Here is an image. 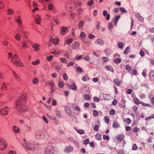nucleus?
I'll return each instance as SVG.
<instances>
[{
	"label": "nucleus",
	"mask_w": 154,
	"mask_h": 154,
	"mask_svg": "<svg viewBox=\"0 0 154 154\" xmlns=\"http://www.w3.org/2000/svg\"><path fill=\"white\" fill-rule=\"evenodd\" d=\"M104 120L106 123L108 124L109 123V119L108 117L106 116L104 117Z\"/></svg>",
	"instance_id": "nucleus-41"
},
{
	"label": "nucleus",
	"mask_w": 154,
	"mask_h": 154,
	"mask_svg": "<svg viewBox=\"0 0 154 154\" xmlns=\"http://www.w3.org/2000/svg\"><path fill=\"white\" fill-rule=\"evenodd\" d=\"M124 121V122L125 121L127 124H129L131 123V120L129 118H126Z\"/></svg>",
	"instance_id": "nucleus-39"
},
{
	"label": "nucleus",
	"mask_w": 154,
	"mask_h": 154,
	"mask_svg": "<svg viewBox=\"0 0 154 154\" xmlns=\"http://www.w3.org/2000/svg\"><path fill=\"white\" fill-rule=\"evenodd\" d=\"M14 13V11L11 8H8L7 11V14L9 15H12Z\"/></svg>",
	"instance_id": "nucleus-23"
},
{
	"label": "nucleus",
	"mask_w": 154,
	"mask_h": 154,
	"mask_svg": "<svg viewBox=\"0 0 154 154\" xmlns=\"http://www.w3.org/2000/svg\"><path fill=\"white\" fill-rule=\"evenodd\" d=\"M130 51V48L129 47H127L124 52L125 54H126L129 53Z\"/></svg>",
	"instance_id": "nucleus-34"
},
{
	"label": "nucleus",
	"mask_w": 154,
	"mask_h": 154,
	"mask_svg": "<svg viewBox=\"0 0 154 154\" xmlns=\"http://www.w3.org/2000/svg\"><path fill=\"white\" fill-rule=\"evenodd\" d=\"M120 10L123 13H126L127 12V11L123 7L120 8Z\"/></svg>",
	"instance_id": "nucleus-64"
},
{
	"label": "nucleus",
	"mask_w": 154,
	"mask_h": 154,
	"mask_svg": "<svg viewBox=\"0 0 154 154\" xmlns=\"http://www.w3.org/2000/svg\"><path fill=\"white\" fill-rule=\"evenodd\" d=\"M60 61L63 63H68L67 61V60H66L65 58H61L60 59Z\"/></svg>",
	"instance_id": "nucleus-42"
},
{
	"label": "nucleus",
	"mask_w": 154,
	"mask_h": 154,
	"mask_svg": "<svg viewBox=\"0 0 154 154\" xmlns=\"http://www.w3.org/2000/svg\"><path fill=\"white\" fill-rule=\"evenodd\" d=\"M7 88V84L5 83H3V85L1 87V89L5 90Z\"/></svg>",
	"instance_id": "nucleus-43"
},
{
	"label": "nucleus",
	"mask_w": 154,
	"mask_h": 154,
	"mask_svg": "<svg viewBox=\"0 0 154 154\" xmlns=\"http://www.w3.org/2000/svg\"><path fill=\"white\" fill-rule=\"evenodd\" d=\"M12 72L13 74V75L15 79L17 81L19 82V80L20 79V77L17 75V73H16L14 71H12Z\"/></svg>",
	"instance_id": "nucleus-22"
},
{
	"label": "nucleus",
	"mask_w": 154,
	"mask_h": 154,
	"mask_svg": "<svg viewBox=\"0 0 154 154\" xmlns=\"http://www.w3.org/2000/svg\"><path fill=\"white\" fill-rule=\"evenodd\" d=\"M89 142V139L88 138L86 139L83 141V143L85 145H87L88 144Z\"/></svg>",
	"instance_id": "nucleus-54"
},
{
	"label": "nucleus",
	"mask_w": 154,
	"mask_h": 154,
	"mask_svg": "<svg viewBox=\"0 0 154 154\" xmlns=\"http://www.w3.org/2000/svg\"><path fill=\"white\" fill-rule=\"evenodd\" d=\"M21 36V35L20 34L17 33L15 36V38L16 40L18 41H19L20 40V38Z\"/></svg>",
	"instance_id": "nucleus-31"
},
{
	"label": "nucleus",
	"mask_w": 154,
	"mask_h": 154,
	"mask_svg": "<svg viewBox=\"0 0 154 154\" xmlns=\"http://www.w3.org/2000/svg\"><path fill=\"white\" fill-rule=\"evenodd\" d=\"M35 136L38 139H43L45 138L44 133L42 131L37 132L35 133Z\"/></svg>",
	"instance_id": "nucleus-6"
},
{
	"label": "nucleus",
	"mask_w": 154,
	"mask_h": 154,
	"mask_svg": "<svg viewBox=\"0 0 154 154\" xmlns=\"http://www.w3.org/2000/svg\"><path fill=\"white\" fill-rule=\"evenodd\" d=\"M95 138L98 140H100L102 139L101 135L99 134H97L95 135Z\"/></svg>",
	"instance_id": "nucleus-32"
},
{
	"label": "nucleus",
	"mask_w": 154,
	"mask_h": 154,
	"mask_svg": "<svg viewBox=\"0 0 154 154\" xmlns=\"http://www.w3.org/2000/svg\"><path fill=\"white\" fill-rule=\"evenodd\" d=\"M150 79L152 81H154V71H151L149 74Z\"/></svg>",
	"instance_id": "nucleus-15"
},
{
	"label": "nucleus",
	"mask_w": 154,
	"mask_h": 154,
	"mask_svg": "<svg viewBox=\"0 0 154 154\" xmlns=\"http://www.w3.org/2000/svg\"><path fill=\"white\" fill-rule=\"evenodd\" d=\"M23 140V147L26 149L29 150H33L36 148V145L35 144L27 142L25 139H24Z\"/></svg>",
	"instance_id": "nucleus-3"
},
{
	"label": "nucleus",
	"mask_w": 154,
	"mask_h": 154,
	"mask_svg": "<svg viewBox=\"0 0 154 154\" xmlns=\"http://www.w3.org/2000/svg\"><path fill=\"white\" fill-rule=\"evenodd\" d=\"M73 148L72 146H66L64 151L66 153L69 152L73 150Z\"/></svg>",
	"instance_id": "nucleus-11"
},
{
	"label": "nucleus",
	"mask_w": 154,
	"mask_h": 154,
	"mask_svg": "<svg viewBox=\"0 0 154 154\" xmlns=\"http://www.w3.org/2000/svg\"><path fill=\"white\" fill-rule=\"evenodd\" d=\"M118 47L119 48H122L124 46V45L122 42H119L118 45Z\"/></svg>",
	"instance_id": "nucleus-49"
},
{
	"label": "nucleus",
	"mask_w": 154,
	"mask_h": 154,
	"mask_svg": "<svg viewBox=\"0 0 154 154\" xmlns=\"http://www.w3.org/2000/svg\"><path fill=\"white\" fill-rule=\"evenodd\" d=\"M120 125L117 122H113L112 126L114 128H117L119 127Z\"/></svg>",
	"instance_id": "nucleus-28"
},
{
	"label": "nucleus",
	"mask_w": 154,
	"mask_h": 154,
	"mask_svg": "<svg viewBox=\"0 0 154 154\" xmlns=\"http://www.w3.org/2000/svg\"><path fill=\"white\" fill-rule=\"evenodd\" d=\"M85 98L86 100H88L90 98V97L89 95L88 94H86L85 95Z\"/></svg>",
	"instance_id": "nucleus-53"
},
{
	"label": "nucleus",
	"mask_w": 154,
	"mask_h": 154,
	"mask_svg": "<svg viewBox=\"0 0 154 154\" xmlns=\"http://www.w3.org/2000/svg\"><path fill=\"white\" fill-rule=\"evenodd\" d=\"M75 130L77 131V132L79 134H84V131L83 130L80 129L79 130H78L77 129H76Z\"/></svg>",
	"instance_id": "nucleus-45"
},
{
	"label": "nucleus",
	"mask_w": 154,
	"mask_h": 154,
	"mask_svg": "<svg viewBox=\"0 0 154 154\" xmlns=\"http://www.w3.org/2000/svg\"><path fill=\"white\" fill-rule=\"evenodd\" d=\"M56 114L57 117L59 118H60L62 117V115L59 111H56Z\"/></svg>",
	"instance_id": "nucleus-35"
},
{
	"label": "nucleus",
	"mask_w": 154,
	"mask_h": 154,
	"mask_svg": "<svg viewBox=\"0 0 154 154\" xmlns=\"http://www.w3.org/2000/svg\"><path fill=\"white\" fill-rule=\"evenodd\" d=\"M57 101L56 100L54 99L52 102L51 104L52 106H56L57 105Z\"/></svg>",
	"instance_id": "nucleus-61"
},
{
	"label": "nucleus",
	"mask_w": 154,
	"mask_h": 154,
	"mask_svg": "<svg viewBox=\"0 0 154 154\" xmlns=\"http://www.w3.org/2000/svg\"><path fill=\"white\" fill-rule=\"evenodd\" d=\"M140 104L144 106L151 107V105L149 103H145L142 102H140Z\"/></svg>",
	"instance_id": "nucleus-40"
},
{
	"label": "nucleus",
	"mask_w": 154,
	"mask_h": 154,
	"mask_svg": "<svg viewBox=\"0 0 154 154\" xmlns=\"http://www.w3.org/2000/svg\"><path fill=\"white\" fill-rule=\"evenodd\" d=\"M13 128L14 131L16 133H19L20 132V129L19 128L16 126H13Z\"/></svg>",
	"instance_id": "nucleus-21"
},
{
	"label": "nucleus",
	"mask_w": 154,
	"mask_h": 154,
	"mask_svg": "<svg viewBox=\"0 0 154 154\" xmlns=\"http://www.w3.org/2000/svg\"><path fill=\"white\" fill-rule=\"evenodd\" d=\"M103 16L104 17H106V16H107L106 17V19L107 20H109L110 15L109 14H107V12L106 11H103Z\"/></svg>",
	"instance_id": "nucleus-18"
},
{
	"label": "nucleus",
	"mask_w": 154,
	"mask_h": 154,
	"mask_svg": "<svg viewBox=\"0 0 154 154\" xmlns=\"http://www.w3.org/2000/svg\"><path fill=\"white\" fill-rule=\"evenodd\" d=\"M63 79L64 80H67L68 79V77L66 73H64L63 74Z\"/></svg>",
	"instance_id": "nucleus-62"
},
{
	"label": "nucleus",
	"mask_w": 154,
	"mask_h": 154,
	"mask_svg": "<svg viewBox=\"0 0 154 154\" xmlns=\"http://www.w3.org/2000/svg\"><path fill=\"white\" fill-rule=\"evenodd\" d=\"M10 108L5 106L0 110V114L3 116L7 115L10 111Z\"/></svg>",
	"instance_id": "nucleus-5"
},
{
	"label": "nucleus",
	"mask_w": 154,
	"mask_h": 154,
	"mask_svg": "<svg viewBox=\"0 0 154 154\" xmlns=\"http://www.w3.org/2000/svg\"><path fill=\"white\" fill-rule=\"evenodd\" d=\"M48 85L51 86V88H54V83L53 82H50L48 83Z\"/></svg>",
	"instance_id": "nucleus-47"
},
{
	"label": "nucleus",
	"mask_w": 154,
	"mask_h": 154,
	"mask_svg": "<svg viewBox=\"0 0 154 154\" xmlns=\"http://www.w3.org/2000/svg\"><path fill=\"white\" fill-rule=\"evenodd\" d=\"M40 63V62L39 60H37L32 62V64L34 65H35L38 64Z\"/></svg>",
	"instance_id": "nucleus-52"
},
{
	"label": "nucleus",
	"mask_w": 154,
	"mask_h": 154,
	"mask_svg": "<svg viewBox=\"0 0 154 154\" xmlns=\"http://www.w3.org/2000/svg\"><path fill=\"white\" fill-rule=\"evenodd\" d=\"M27 96L26 94L22 96L19 99L17 100L16 101V105L17 111L20 112H23L26 111L25 109V107L24 104L27 101Z\"/></svg>",
	"instance_id": "nucleus-1"
},
{
	"label": "nucleus",
	"mask_w": 154,
	"mask_h": 154,
	"mask_svg": "<svg viewBox=\"0 0 154 154\" xmlns=\"http://www.w3.org/2000/svg\"><path fill=\"white\" fill-rule=\"evenodd\" d=\"M50 42H52L53 43L55 44H57L59 42V39L58 38H53L52 37H50L49 39Z\"/></svg>",
	"instance_id": "nucleus-13"
},
{
	"label": "nucleus",
	"mask_w": 154,
	"mask_h": 154,
	"mask_svg": "<svg viewBox=\"0 0 154 154\" xmlns=\"http://www.w3.org/2000/svg\"><path fill=\"white\" fill-rule=\"evenodd\" d=\"M41 18L38 17H35V22L38 24H40L41 22Z\"/></svg>",
	"instance_id": "nucleus-26"
},
{
	"label": "nucleus",
	"mask_w": 154,
	"mask_h": 154,
	"mask_svg": "<svg viewBox=\"0 0 154 154\" xmlns=\"http://www.w3.org/2000/svg\"><path fill=\"white\" fill-rule=\"evenodd\" d=\"M22 47L24 48H29V46L27 45V42L24 41L22 43Z\"/></svg>",
	"instance_id": "nucleus-36"
},
{
	"label": "nucleus",
	"mask_w": 154,
	"mask_h": 154,
	"mask_svg": "<svg viewBox=\"0 0 154 154\" xmlns=\"http://www.w3.org/2000/svg\"><path fill=\"white\" fill-rule=\"evenodd\" d=\"M134 101L135 103L137 105L140 104V102H142L141 101H140L139 100L137 99V97H135L134 98Z\"/></svg>",
	"instance_id": "nucleus-27"
},
{
	"label": "nucleus",
	"mask_w": 154,
	"mask_h": 154,
	"mask_svg": "<svg viewBox=\"0 0 154 154\" xmlns=\"http://www.w3.org/2000/svg\"><path fill=\"white\" fill-rule=\"evenodd\" d=\"M58 86L61 88H63L64 86L63 83L62 81H60L58 83Z\"/></svg>",
	"instance_id": "nucleus-44"
},
{
	"label": "nucleus",
	"mask_w": 154,
	"mask_h": 154,
	"mask_svg": "<svg viewBox=\"0 0 154 154\" xmlns=\"http://www.w3.org/2000/svg\"><path fill=\"white\" fill-rule=\"evenodd\" d=\"M55 148L53 146H48L45 151V154H54Z\"/></svg>",
	"instance_id": "nucleus-4"
},
{
	"label": "nucleus",
	"mask_w": 154,
	"mask_h": 154,
	"mask_svg": "<svg viewBox=\"0 0 154 154\" xmlns=\"http://www.w3.org/2000/svg\"><path fill=\"white\" fill-rule=\"evenodd\" d=\"M124 137L123 134L118 135L116 137V138L118 141H121L124 138Z\"/></svg>",
	"instance_id": "nucleus-17"
},
{
	"label": "nucleus",
	"mask_w": 154,
	"mask_h": 154,
	"mask_svg": "<svg viewBox=\"0 0 154 154\" xmlns=\"http://www.w3.org/2000/svg\"><path fill=\"white\" fill-rule=\"evenodd\" d=\"M138 147L137 145L134 143L133 145V146L132 148V149L134 150H136L137 149Z\"/></svg>",
	"instance_id": "nucleus-56"
},
{
	"label": "nucleus",
	"mask_w": 154,
	"mask_h": 154,
	"mask_svg": "<svg viewBox=\"0 0 154 154\" xmlns=\"http://www.w3.org/2000/svg\"><path fill=\"white\" fill-rule=\"evenodd\" d=\"M83 59L86 61H88L90 60V57L89 56L87 55L84 57Z\"/></svg>",
	"instance_id": "nucleus-51"
},
{
	"label": "nucleus",
	"mask_w": 154,
	"mask_h": 154,
	"mask_svg": "<svg viewBox=\"0 0 154 154\" xmlns=\"http://www.w3.org/2000/svg\"><path fill=\"white\" fill-rule=\"evenodd\" d=\"M72 46L73 49H78L79 47V44L78 42H76L73 43Z\"/></svg>",
	"instance_id": "nucleus-14"
},
{
	"label": "nucleus",
	"mask_w": 154,
	"mask_h": 154,
	"mask_svg": "<svg viewBox=\"0 0 154 154\" xmlns=\"http://www.w3.org/2000/svg\"><path fill=\"white\" fill-rule=\"evenodd\" d=\"M95 43L96 44L102 45L104 44L103 41L100 38H97L95 42Z\"/></svg>",
	"instance_id": "nucleus-12"
},
{
	"label": "nucleus",
	"mask_w": 154,
	"mask_h": 154,
	"mask_svg": "<svg viewBox=\"0 0 154 154\" xmlns=\"http://www.w3.org/2000/svg\"><path fill=\"white\" fill-rule=\"evenodd\" d=\"M60 34L63 35L66 34V32L67 31L68 28L65 26L60 27Z\"/></svg>",
	"instance_id": "nucleus-9"
},
{
	"label": "nucleus",
	"mask_w": 154,
	"mask_h": 154,
	"mask_svg": "<svg viewBox=\"0 0 154 154\" xmlns=\"http://www.w3.org/2000/svg\"><path fill=\"white\" fill-rule=\"evenodd\" d=\"M94 3V1L93 0H91L90 1L88 2L87 3L88 5L90 6H91Z\"/></svg>",
	"instance_id": "nucleus-55"
},
{
	"label": "nucleus",
	"mask_w": 154,
	"mask_h": 154,
	"mask_svg": "<svg viewBox=\"0 0 154 154\" xmlns=\"http://www.w3.org/2000/svg\"><path fill=\"white\" fill-rule=\"evenodd\" d=\"M77 71L80 73H82L83 72V69L80 67H78L76 68Z\"/></svg>",
	"instance_id": "nucleus-57"
},
{
	"label": "nucleus",
	"mask_w": 154,
	"mask_h": 154,
	"mask_svg": "<svg viewBox=\"0 0 154 154\" xmlns=\"http://www.w3.org/2000/svg\"><path fill=\"white\" fill-rule=\"evenodd\" d=\"M93 115L94 117H97L98 116L99 113L96 110L94 109L93 111Z\"/></svg>",
	"instance_id": "nucleus-30"
},
{
	"label": "nucleus",
	"mask_w": 154,
	"mask_h": 154,
	"mask_svg": "<svg viewBox=\"0 0 154 154\" xmlns=\"http://www.w3.org/2000/svg\"><path fill=\"white\" fill-rule=\"evenodd\" d=\"M120 17L121 16H120L118 15L115 17L114 22V24L115 25H116V24L118 21V20L120 18Z\"/></svg>",
	"instance_id": "nucleus-33"
},
{
	"label": "nucleus",
	"mask_w": 154,
	"mask_h": 154,
	"mask_svg": "<svg viewBox=\"0 0 154 154\" xmlns=\"http://www.w3.org/2000/svg\"><path fill=\"white\" fill-rule=\"evenodd\" d=\"M83 10L82 8H80L78 9L77 14L79 15L81 14L83 12Z\"/></svg>",
	"instance_id": "nucleus-60"
},
{
	"label": "nucleus",
	"mask_w": 154,
	"mask_h": 154,
	"mask_svg": "<svg viewBox=\"0 0 154 154\" xmlns=\"http://www.w3.org/2000/svg\"><path fill=\"white\" fill-rule=\"evenodd\" d=\"M102 60L103 61V63L106 62L108 60V58L106 57H103L102 58Z\"/></svg>",
	"instance_id": "nucleus-59"
},
{
	"label": "nucleus",
	"mask_w": 154,
	"mask_h": 154,
	"mask_svg": "<svg viewBox=\"0 0 154 154\" xmlns=\"http://www.w3.org/2000/svg\"><path fill=\"white\" fill-rule=\"evenodd\" d=\"M82 79L83 81H85L88 80L89 78L88 76H85L82 77Z\"/></svg>",
	"instance_id": "nucleus-48"
},
{
	"label": "nucleus",
	"mask_w": 154,
	"mask_h": 154,
	"mask_svg": "<svg viewBox=\"0 0 154 154\" xmlns=\"http://www.w3.org/2000/svg\"><path fill=\"white\" fill-rule=\"evenodd\" d=\"M113 82L117 86H120L122 83V81L117 78H116L113 80Z\"/></svg>",
	"instance_id": "nucleus-10"
},
{
	"label": "nucleus",
	"mask_w": 154,
	"mask_h": 154,
	"mask_svg": "<svg viewBox=\"0 0 154 154\" xmlns=\"http://www.w3.org/2000/svg\"><path fill=\"white\" fill-rule=\"evenodd\" d=\"M125 69L127 71H130L132 69V67L130 65L128 64L125 66Z\"/></svg>",
	"instance_id": "nucleus-37"
},
{
	"label": "nucleus",
	"mask_w": 154,
	"mask_h": 154,
	"mask_svg": "<svg viewBox=\"0 0 154 154\" xmlns=\"http://www.w3.org/2000/svg\"><path fill=\"white\" fill-rule=\"evenodd\" d=\"M16 22L18 24L19 27L22 29L23 27L21 20L19 18L16 19Z\"/></svg>",
	"instance_id": "nucleus-19"
},
{
	"label": "nucleus",
	"mask_w": 154,
	"mask_h": 154,
	"mask_svg": "<svg viewBox=\"0 0 154 154\" xmlns=\"http://www.w3.org/2000/svg\"><path fill=\"white\" fill-rule=\"evenodd\" d=\"M5 143L4 140L0 139V150H3L6 148Z\"/></svg>",
	"instance_id": "nucleus-8"
},
{
	"label": "nucleus",
	"mask_w": 154,
	"mask_h": 154,
	"mask_svg": "<svg viewBox=\"0 0 154 154\" xmlns=\"http://www.w3.org/2000/svg\"><path fill=\"white\" fill-rule=\"evenodd\" d=\"M121 61V60L119 58H116L114 60V62L116 63H119Z\"/></svg>",
	"instance_id": "nucleus-58"
},
{
	"label": "nucleus",
	"mask_w": 154,
	"mask_h": 154,
	"mask_svg": "<svg viewBox=\"0 0 154 154\" xmlns=\"http://www.w3.org/2000/svg\"><path fill=\"white\" fill-rule=\"evenodd\" d=\"M106 55L107 56H109L111 53V50L109 49H106L104 51Z\"/></svg>",
	"instance_id": "nucleus-29"
},
{
	"label": "nucleus",
	"mask_w": 154,
	"mask_h": 154,
	"mask_svg": "<svg viewBox=\"0 0 154 154\" xmlns=\"http://www.w3.org/2000/svg\"><path fill=\"white\" fill-rule=\"evenodd\" d=\"M72 39L71 38L69 39H68L67 40L65 39V43H66L67 44L69 45L72 43Z\"/></svg>",
	"instance_id": "nucleus-20"
},
{
	"label": "nucleus",
	"mask_w": 154,
	"mask_h": 154,
	"mask_svg": "<svg viewBox=\"0 0 154 154\" xmlns=\"http://www.w3.org/2000/svg\"><path fill=\"white\" fill-rule=\"evenodd\" d=\"M84 22L83 20H80L79 22L78 27L79 28L81 29L82 28L84 25Z\"/></svg>",
	"instance_id": "nucleus-24"
},
{
	"label": "nucleus",
	"mask_w": 154,
	"mask_h": 154,
	"mask_svg": "<svg viewBox=\"0 0 154 154\" xmlns=\"http://www.w3.org/2000/svg\"><path fill=\"white\" fill-rule=\"evenodd\" d=\"M109 113L111 115H114L116 113V111L114 109H112L109 111Z\"/></svg>",
	"instance_id": "nucleus-46"
},
{
	"label": "nucleus",
	"mask_w": 154,
	"mask_h": 154,
	"mask_svg": "<svg viewBox=\"0 0 154 154\" xmlns=\"http://www.w3.org/2000/svg\"><path fill=\"white\" fill-rule=\"evenodd\" d=\"M11 62L18 66H23V63L21 62L18 56L16 54H14L11 59Z\"/></svg>",
	"instance_id": "nucleus-2"
},
{
	"label": "nucleus",
	"mask_w": 154,
	"mask_h": 154,
	"mask_svg": "<svg viewBox=\"0 0 154 154\" xmlns=\"http://www.w3.org/2000/svg\"><path fill=\"white\" fill-rule=\"evenodd\" d=\"M99 127L98 125H95L94 128V130L95 131H97L98 130Z\"/></svg>",
	"instance_id": "nucleus-63"
},
{
	"label": "nucleus",
	"mask_w": 154,
	"mask_h": 154,
	"mask_svg": "<svg viewBox=\"0 0 154 154\" xmlns=\"http://www.w3.org/2000/svg\"><path fill=\"white\" fill-rule=\"evenodd\" d=\"M66 85L69 89L74 91L76 90L77 88V85L75 83H72L71 85L67 84Z\"/></svg>",
	"instance_id": "nucleus-7"
},
{
	"label": "nucleus",
	"mask_w": 154,
	"mask_h": 154,
	"mask_svg": "<svg viewBox=\"0 0 154 154\" xmlns=\"http://www.w3.org/2000/svg\"><path fill=\"white\" fill-rule=\"evenodd\" d=\"M39 45L37 44H35L32 46V47L34 49L35 51H37L39 50Z\"/></svg>",
	"instance_id": "nucleus-16"
},
{
	"label": "nucleus",
	"mask_w": 154,
	"mask_h": 154,
	"mask_svg": "<svg viewBox=\"0 0 154 154\" xmlns=\"http://www.w3.org/2000/svg\"><path fill=\"white\" fill-rule=\"evenodd\" d=\"M107 70L108 71L113 72L114 71V69L111 66H106L105 67Z\"/></svg>",
	"instance_id": "nucleus-25"
},
{
	"label": "nucleus",
	"mask_w": 154,
	"mask_h": 154,
	"mask_svg": "<svg viewBox=\"0 0 154 154\" xmlns=\"http://www.w3.org/2000/svg\"><path fill=\"white\" fill-rule=\"evenodd\" d=\"M38 82V80L36 78H34L32 80V82L34 84H37Z\"/></svg>",
	"instance_id": "nucleus-50"
},
{
	"label": "nucleus",
	"mask_w": 154,
	"mask_h": 154,
	"mask_svg": "<svg viewBox=\"0 0 154 154\" xmlns=\"http://www.w3.org/2000/svg\"><path fill=\"white\" fill-rule=\"evenodd\" d=\"M54 6L52 3H49L48 5V8L49 10H52L53 9Z\"/></svg>",
	"instance_id": "nucleus-38"
}]
</instances>
